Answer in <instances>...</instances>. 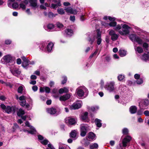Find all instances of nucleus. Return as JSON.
<instances>
[{"label": "nucleus", "mask_w": 149, "mask_h": 149, "mask_svg": "<svg viewBox=\"0 0 149 149\" xmlns=\"http://www.w3.org/2000/svg\"><path fill=\"white\" fill-rule=\"evenodd\" d=\"M53 46L54 44L52 42L48 43L44 42L40 45V49L49 52L51 51Z\"/></svg>", "instance_id": "f257e3e1"}, {"label": "nucleus", "mask_w": 149, "mask_h": 149, "mask_svg": "<svg viewBox=\"0 0 149 149\" xmlns=\"http://www.w3.org/2000/svg\"><path fill=\"white\" fill-rule=\"evenodd\" d=\"M15 60V58L10 54H8L3 56L1 58V62L3 64L12 63Z\"/></svg>", "instance_id": "f03ea898"}, {"label": "nucleus", "mask_w": 149, "mask_h": 149, "mask_svg": "<svg viewBox=\"0 0 149 149\" xmlns=\"http://www.w3.org/2000/svg\"><path fill=\"white\" fill-rule=\"evenodd\" d=\"M131 27L126 24L122 25V29L118 31V33L121 35L126 36L130 33V30Z\"/></svg>", "instance_id": "7ed1b4c3"}, {"label": "nucleus", "mask_w": 149, "mask_h": 149, "mask_svg": "<svg viewBox=\"0 0 149 149\" xmlns=\"http://www.w3.org/2000/svg\"><path fill=\"white\" fill-rule=\"evenodd\" d=\"M1 108L4 110L5 112L8 113H11L12 111H13L14 113L15 112V110L14 107H10V106H7L6 107L4 104H1L0 105Z\"/></svg>", "instance_id": "20e7f679"}, {"label": "nucleus", "mask_w": 149, "mask_h": 149, "mask_svg": "<svg viewBox=\"0 0 149 149\" xmlns=\"http://www.w3.org/2000/svg\"><path fill=\"white\" fill-rule=\"evenodd\" d=\"M109 34L111 36V39L113 41L116 40L118 38V35L116 33L115 31L112 29L109 30Z\"/></svg>", "instance_id": "39448f33"}, {"label": "nucleus", "mask_w": 149, "mask_h": 149, "mask_svg": "<svg viewBox=\"0 0 149 149\" xmlns=\"http://www.w3.org/2000/svg\"><path fill=\"white\" fill-rule=\"evenodd\" d=\"M114 82L113 81L107 84L105 86V88L110 92H111L115 89L114 87Z\"/></svg>", "instance_id": "423d86ee"}, {"label": "nucleus", "mask_w": 149, "mask_h": 149, "mask_svg": "<svg viewBox=\"0 0 149 149\" xmlns=\"http://www.w3.org/2000/svg\"><path fill=\"white\" fill-rule=\"evenodd\" d=\"M141 103L142 104V106L140 105V103L139 104L140 108L142 109H146L148 108V106L149 105V100L148 99L143 100L141 101Z\"/></svg>", "instance_id": "0eeeda50"}, {"label": "nucleus", "mask_w": 149, "mask_h": 149, "mask_svg": "<svg viewBox=\"0 0 149 149\" xmlns=\"http://www.w3.org/2000/svg\"><path fill=\"white\" fill-rule=\"evenodd\" d=\"M87 127L84 125H81L80 126V135L82 137L84 136L87 132Z\"/></svg>", "instance_id": "6e6552de"}, {"label": "nucleus", "mask_w": 149, "mask_h": 149, "mask_svg": "<svg viewBox=\"0 0 149 149\" xmlns=\"http://www.w3.org/2000/svg\"><path fill=\"white\" fill-rule=\"evenodd\" d=\"M29 2L30 4V6L32 9L35 10L38 7L37 0H29Z\"/></svg>", "instance_id": "1a4fd4ad"}, {"label": "nucleus", "mask_w": 149, "mask_h": 149, "mask_svg": "<svg viewBox=\"0 0 149 149\" xmlns=\"http://www.w3.org/2000/svg\"><path fill=\"white\" fill-rule=\"evenodd\" d=\"M32 100L31 99H30V103L29 104H26V100L22 101L20 102V105L21 106L24 107L25 106V108H28L30 106V105H32Z\"/></svg>", "instance_id": "9d476101"}, {"label": "nucleus", "mask_w": 149, "mask_h": 149, "mask_svg": "<svg viewBox=\"0 0 149 149\" xmlns=\"http://www.w3.org/2000/svg\"><path fill=\"white\" fill-rule=\"evenodd\" d=\"M86 90L85 87L82 88L81 89L79 88L77 89V92L79 97H82L84 96V91Z\"/></svg>", "instance_id": "9b49d317"}, {"label": "nucleus", "mask_w": 149, "mask_h": 149, "mask_svg": "<svg viewBox=\"0 0 149 149\" xmlns=\"http://www.w3.org/2000/svg\"><path fill=\"white\" fill-rule=\"evenodd\" d=\"M53 1L55 3L52 4L51 7L54 9H55L59 6H61L60 0H53Z\"/></svg>", "instance_id": "f8f14e48"}, {"label": "nucleus", "mask_w": 149, "mask_h": 149, "mask_svg": "<svg viewBox=\"0 0 149 149\" xmlns=\"http://www.w3.org/2000/svg\"><path fill=\"white\" fill-rule=\"evenodd\" d=\"M88 113L87 112H85L81 116V118L83 121L85 122H88L89 120L88 117Z\"/></svg>", "instance_id": "ddd939ff"}, {"label": "nucleus", "mask_w": 149, "mask_h": 149, "mask_svg": "<svg viewBox=\"0 0 149 149\" xmlns=\"http://www.w3.org/2000/svg\"><path fill=\"white\" fill-rule=\"evenodd\" d=\"M131 139L132 138L129 136H126L123 139V146L124 147L126 146H127V143L130 141L131 140Z\"/></svg>", "instance_id": "4468645a"}, {"label": "nucleus", "mask_w": 149, "mask_h": 149, "mask_svg": "<svg viewBox=\"0 0 149 149\" xmlns=\"http://www.w3.org/2000/svg\"><path fill=\"white\" fill-rule=\"evenodd\" d=\"M81 105L79 103H74L71 106H70V108L71 109H76L80 108Z\"/></svg>", "instance_id": "2eb2a0df"}, {"label": "nucleus", "mask_w": 149, "mask_h": 149, "mask_svg": "<svg viewBox=\"0 0 149 149\" xmlns=\"http://www.w3.org/2000/svg\"><path fill=\"white\" fill-rule=\"evenodd\" d=\"M65 10L67 13L70 14H76L77 13V11L76 10L73 9L71 7H68L65 9Z\"/></svg>", "instance_id": "dca6fc26"}, {"label": "nucleus", "mask_w": 149, "mask_h": 149, "mask_svg": "<svg viewBox=\"0 0 149 149\" xmlns=\"http://www.w3.org/2000/svg\"><path fill=\"white\" fill-rule=\"evenodd\" d=\"M47 113L51 115L55 114L57 111L56 109L53 107L47 109Z\"/></svg>", "instance_id": "f3484780"}, {"label": "nucleus", "mask_w": 149, "mask_h": 149, "mask_svg": "<svg viewBox=\"0 0 149 149\" xmlns=\"http://www.w3.org/2000/svg\"><path fill=\"white\" fill-rule=\"evenodd\" d=\"M70 97V95L69 94H66L60 97L59 100L60 101H64L69 99Z\"/></svg>", "instance_id": "a211bd4d"}, {"label": "nucleus", "mask_w": 149, "mask_h": 149, "mask_svg": "<svg viewBox=\"0 0 149 149\" xmlns=\"http://www.w3.org/2000/svg\"><path fill=\"white\" fill-rule=\"evenodd\" d=\"M101 36V35L100 32L99 31H98L97 35L96 38L97 39V44L98 45H100L102 41Z\"/></svg>", "instance_id": "6ab92c4d"}, {"label": "nucleus", "mask_w": 149, "mask_h": 149, "mask_svg": "<svg viewBox=\"0 0 149 149\" xmlns=\"http://www.w3.org/2000/svg\"><path fill=\"white\" fill-rule=\"evenodd\" d=\"M137 110V107L135 106H132L130 108V111L132 114L134 113H136Z\"/></svg>", "instance_id": "aec40b11"}, {"label": "nucleus", "mask_w": 149, "mask_h": 149, "mask_svg": "<svg viewBox=\"0 0 149 149\" xmlns=\"http://www.w3.org/2000/svg\"><path fill=\"white\" fill-rule=\"evenodd\" d=\"M95 122L97 127H100L102 126V123L100 120L96 118L95 120Z\"/></svg>", "instance_id": "412c9836"}, {"label": "nucleus", "mask_w": 149, "mask_h": 149, "mask_svg": "<svg viewBox=\"0 0 149 149\" xmlns=\"http://www.w3.org/2000/svg\"><path fill=\"white\" fill-rule=\"evenodd\" d=\"M77 134V132L75 130L72 131L70 133V136L73 138L75 139Z\"/></svg>", "instance_id": "4be33fe9"}, {"label": "nucleus", "mask_w": 149, "mask_h": 149, "mask_svg": "<svg viewBox=\"0 0 149 149\" xmlns=\"http://www.w3.org/2000/svg\"><path fill=\"white\" fill-rule=\"evenodd\" d=\"M126 51L122 49L119 50V53L120 56L121 57H123L126 55Z\"/></svg>", "instance_id": "5701e85b"}, {"label": "nucleus", "mask_w": 149, "mask_h": 149, "mask_svg": "<svg viewBox=\"0 0 149 149\" xmlns=\"http://www.w3.org/2000/svg\"><path fill=\"white\" fill-rule=\"evenodd\" d=\"M65 32L67 36H70L73 34L72 30L70 29H66L65 31Z\"/></svg>", "instance_id": "b1692460"}, {"label": "nucleus", "mask_w": 149, "mask_h": 149, "mask_svg": "<svg viewBox=\"0 0 149 149\" xmlns=\"http://www.w3.org/2000/svg\"><path fill=\"white\" fill-rule=\"evenodd\" d=\"M21 58L23 61V63H24L26 65H29L28 63L30 61L27 58L24 56H22Z\"/></svg>", "instance_id": "393cba45"}, {"label": "nucleus", "mask_w": 149, "mask_h": 149, "mask_svg": "<svg viewBox=\"0 0 149 149\" xmlns=\"http://www.w3.org/2000/svg\"><path fill=\"white\" fill-rule=\"evenodd\" d=\"M68 122L69 124L71 125H74L76 123V120L73 118H70L68 119Z\"/></svg>", "instance_id": "a878e982"}, {"label": "nucleus", "mask_w": 149, "mask_h": 149, "mask_svg": "<svg viewBox=\"0 0 149 149\" xmlns=\"http://www.w3.org/2000/svg\"><path fill=\"white\" fill-rule=\"evenodd\" d=\"M10 71H11V72L13 74H14L15 72L17 74H20L21 73L20 71H19V70L18 69L13 68V69H12L11 68Z\"/></svg>", "instance_id": "bb28decb"}, {"label": "nucleus", "mask_w": 149, "mask_h": 149, "mask_svg": "<svg viewBox=\"0 0 149 149\" xmlns=\"http://www.w3.org/2000/svg\"><path fill=\"white\" fill-rule=\"evenodd\" d=\"M137 36L134 34H131L130 35L129 38L133 42L135 41V40Z\"/></svg>", "instance_id": "cd10ccee"}, {"label": "nucleus", "mask_w": 149, "mask_h": 149, "mask_svg": "<svg viewBox=\"0 0 149 149\" xmlns=\"http://www.w3.org/2000/svg\"><path fill=\"white\" fill-rule=\"evenodd\" d=\"M134 49L135 50L137 51L139 53H141L143 52V49L141 47H135Z\"/></svg>", "instance_id": "c85d7f7f"}, {"label": "nucleus", "mask_w": 149, "mask_h": 149, "mask_svg": "<svg viewBox=\"0 0 149 149\" xmlns=\"http://www.w3.org/2000/svg\"><path fill=\"white\" fill-rule=\"evenodd\" d=\"M25 113L24 111L22 110V109H20L18 111L17 113V115L18 116H20L21 115H24Z\"/></svg>", "instance_id": "c756f323"}, {"label": "nucleus", "mask_w": 149, "mask_h": 149, "mask_svg": "<svg viewBox=\"0 0 149 149\" xmlns=\"http://www.w3.org/2000/svg\"><path fill=\"white\" fill-rule=\"evenodd\" d=\"M95 137V134L92 132H90L88 135V137L89 139H93Z\"/></svg>", "instance_id": "7c9ffc66"}, {"label": "nucleus", "mask_w": 149, "mask_h": 149, "mask_svg": "<svg viewBox=\"0 0 149 149\" xmlns=\"http://www.w3.org/2000/svg\"><path fill=\"white\" fill-rule=\"evenodd\" d=\"M149 58V56L148 54H144L142 58V59L145 61H146L148 60Z\"/></svg>", "instance_id": "2f4dec72"}, {"label": "nucleus", "mask_w": 149, "mask_h": 149, "mask_svg": "<svg viewBox=\"0 0 149 149\" xmlns=\"http://www.w3.org/2000/svg\"><path fill=\"white\" fill-rule=\"evenodd\" d=\"M135 41H136L139 44H141L143 43L142 40L138 36L137 37Z\"/></svg>", "instance_id": "473e14b6"}, {"label": "nucleus", "mask_w": 149, "mask_h": 149, "mask_svg": "<svg viewBox=\"0 0 149 149\" xmlns=\"http://www.w3.org/2000/svg\"><path fill=\"white\" fill-rule=\"evenodd\" d=\"M95 38L96 37H94L92 38H89L88 39V40L89 41L91 44L92 45L94 42L95 41Z\"/></svg>", "instance_id": "72a5a7b5"}, {"label": "nucleus", "mask_w": 149, "mask_h": 149, "mask_svg": "<svg viewBox=\"0 0 149 149\" xmlns=\"http://www.w3.org/2000/svg\"><path fill=\"white\" fill-rule=\"evenodd\" d=\"M122 25H120L119 24H118L115 26V27L114 28V29L116 31H119L120 30H121L120 29H121Z\"/></svg>", "instance_id": "f704fd0d"}, {"label": "nucleus", "mask_w": 149, "mask_h": 149, "mask_svg": "<svg viewBox=\"0 0 149 149\" xmlns=\"http://www.w3.org/2000/svg\"><path fill=\"white\" fill-rule=\"evenodd\" d=\"M122 132L124 134L127 135L129 132L127 128H124L122 130Z\"/></svg>", "instance_id": "c9c22d12"}, {"label": "nucleus", "mask_w": 149, "mask_h": 149, "mask_svg": "<svg viewBox=\"0 0 149 149\" xmlns=\"http://www.w3.org/2000/svg\"><path fill=\"white\" fill-rule=\"evenodd\" d=\"M98 147V145L96 143H94L92 145L90 146L91 149H94V148H97Z\"/></svg>", "instance_id": "e433bc0d"}, {"label": "nucleus", "mask_w": 149, "mask_h": 149, "mask_svg": "<svg viewBox=\"0 0 149 149\" xmlns=\"http://www.w3.org/2000/svg\"><path fill=\"white\" fill-rule=\"evenodd\" d=\"M117 24V23L114 21L112 22L109 23V25L111 27H115Z\"/></svg>", "instance_id": "4c0bfd02"}, {"label": "nucleus", "mask_w": 149, "mask_h": 149, "mask_svg": "<svg viewBox=\"0 0 149 149\" xmlns=\"http://www.w3.org/2000/svg\"><path fill=\"white\" fill-rule=\"evenodd\" d=\"M56 26L58 28L60 29H63V25L62 24L59 22L56 23Z\"/></svg>", "instance_id": "58836bf2"}, {"label": "nucleus", "mask_w": 149, "mask_h": 149, "mask_svg": "<svg viewBox=\"0 0 149 149\" xmlns=\"http://www.w3.org/2000/svg\"><path fill=\"white\" fill-rule=\"evenodd\" d=\"M20 8H22V10H24L26 8V5L24 4L22 2L19 4Z\"/></svg>", "instance_id": "ea45409f"}, {"label": "nucleus", "mask_w": 149, "mask_h": 149, "mask_svg": "<svg viewBox=\"0 0 149 149\" xmlns=\"http://www.w3.org/2000/svg\"><path fill=\"white\" fill-rule=\"evenodd\" d=\"M18 4L17 2H14L12 4V7L15 9L17 8L18 7Z\"/></svg>", "instance_id": "a19ab883"}, {"label": "nucleus", "mask_w": 149, "mask_h": 149, "mask_svg": "<svg viewBox=\"0 0 149 149\" xmlns=\"http://www.w3.org/2000/svg\"><path fill=\"white\" fill-rule=\"evenodd\" d=\"M47 27L48 29L50 30L49 31H50V30L53 29L54 27V26L53 24H50L47 25Z\"/></svg>", "instance_id": "79ce46f5"}, {"label": "nucleus", "mask_w": 149, "mask_h": 149, "mask_svg": "<svg viewBox=\"0 0 149 149\" xmlns=\"http://www.w3.org/2000/svg\"><path fill=\"white\" fill-rule=\"evenodd\" d=\"M23 90V87L22 86H19L17 89V92L19 93L22 94Z\"/></svg>", "instance_id": "37998d69"}, {"label": "nucleus", "mask_w": 149, "mask_h": 149, "mask_svg": "<svg viewBox=\"0 0 149 149\" xmlns=\"http://www.w3.org/2000/svg\"><path fill=\"white\" fill-rule=\"evenodd\" d=\"M136 82L137 84H141L143 83V81L141 78H139L136 81Z\"/></svg>", "instance_id": "c03bdc74"}, {"label": "nucleus", "mask_w": 149, "mask_h": 149, "mask_svg": "<svg viewBox=\"0 0 149 149\" xmlns=\"http://www.w3.org/2000/svg\"><path fill=\"white\" fill-rule=\"evenodd\" d=\"M97 52L98 50L97 49H96L93 53H92L90 55V56H89V58H91L94 56H95L97 54Z\"/></svg>", "instance_id": "a18cd8bd"}, {"label": "nucleus", "mask_w": 149, "mask_h": 149, "mask_svg": "<svg viewBox=\"0 0 149 149\" xmlns=\"http://www.w3.org/2000/svg\"><path fill=\"white\" fill-rule=\"evenodd\" d=\"M40 142L44 145H46L48 144V141L47 139L43 140L42 141H40Z\"/></svg>", "instance_id": "49530a36"}, {"label": "nucleus", "mask_w": 149, "mask_h": 149, "mask_svg": "<svg viewBox=\"0 0 149 149\" xmlns=\"http://www.w3.org/2000/svg\"><path fill=\"white\" fill-rule=\"evenodd\" d=\"M59 149H67V147L64 144H60L59 147Z\"/></svg>", "instance_id": "de8ad7c7"}, {"label": "nucleus", "mask_w": 149, "mask_h": 149, "mask_svg": "<svg viewBox=\"0 0 149 149\" xmlns=\"http://www.w3.org/2000/svg\"><path fill=\"white\" fill-rule=\"evenodd\" d=\"M59 14H63L64 13V10L63 9H59L57 10Z\"/></svg>", "instance_id": "09e8293b"}, {"label": "nucleus", "mask_w": 149, "mask_h": 149, "mask_svg": "<svg viewBox=\"0 0 149 149\" xmlns=\"http://www.w3.org/2000/svg\"><path fill=\"white\" fill-rule=\"evenodd\" d=\"M124 76L122 75H120L118 77V79L119 81H122L124 78Z\"/></svg>", "instance_id": "8fccbe9b"}, {"label": "nucleus", "mask_w": 149, "mask_h": 149, "mask_svg": "<svg viewBox=\"0 0 149 149\" xmlns=\"http://www.w3.org/2000/svg\"><path fill=\"white\" fill-rule=\"evenodd\" d=\"M63 80L62 81V84H64L67 81V78L66 77H63Z\"/></svg>", "instance_id": "3c124183"}, {"label": "nucleus", "mask_w": 149, "mask_h": 149, "mask_svg": "<svg viewBox=\"0 0 149 149\" xmlns=\"http://www.w3.org/2000/svg\"><path fill=\"white\" fill-rule=\"evenodd\" d=\"M26 97L24 95H22L20 96L19 98V99L20 101H23L26 100Z\"/></svg>", "instance_id": "603ef678"}, {"label": "nucleus", "mask_w": 149, "mask_h": 149, "mask_svg": "<svg viewBox=\"0 0 149 149\" xmlns=\"http://www.w3.org/2000/svg\"><path fill=\"white\" fill-rule=\"evenodd\" d=\"M27 131L28 133L32 134L35 133L36 132V130L34 128H32L31 130Z\"/></svg>", "instance_id": "864d4df0"}, {"label": "nucleus", "mask_w": 149, "mask_h": 149, "mask_svg": "<svg viewBox=\"0 0 149 149\" xmlns=\"http://www.w3.org/2000/svg\"><path fill=\"white\" fill-rule=\"evenodd\" d=\"M4 84L6 86H9L11 88L13 87V85L12 84H11L10 83L5 82Z\"/></svg>", "instance_id": "5fc2aeb1"}, {"label": "nucleus", "mask_w": 149, "mask_h": 149, "mask_svg": "<svg viewBox=\"0 0 149 149\" xmlns=\"http://www.w3.org/2000/svg\"><path fill=\"white\" fill-rule=\"evenodd\" d=\"M22 62V61L20 58H18L16 60V63L18 65H20L21 64Z\"/></svg>", "instance_id": "6e6d98bb"}, {"label": "nucleus", "mask_w": 149, "mask_h": 149, "mask_svg": "<svg viewBox=\"0 0 149 149\" xmlns=\"http://www.w3.org/2000/svg\"><path fill=\"white\" fill-rule=\"evenodd\" d=\"M45 91L47 93H49L50 92V88L48 87H46L44 88Z\"/></svg>", "instance_id": "4d7b16f0"}, {"label": "nucleus", "mask_w": 149, "mask_h": 149, "mask_svg": "<svg viewBox=\"0 0 149 149\" xmlns=\"http://www.w3.org/2000/svg\"><path fill=\"white\" fill-rule=\"evenodd\" d=\"M143 47L146 49H147L148 47V45L146 42H144L143 44Z\"/></svg>", "instance_id": "13d9d810"}, {"label": "nucleus", "mask_w": 149, "mask_h": 149, "mask_svg": "<svg viewBox=\"0 0 149 149\" xmlns=\"http://www.w3.org/2000/svg\"><path fill=\"white\" fill-rule=\"evenodd\" d=\"M140 75L139 74H135L134 75V78L136 79H139L140 78Z\"/></svg>", "instance_id": "bf43d9fd"}, {"label": "nucleus", "mask_w": 149, "mask_h": 149, "mask_svg": "<svg viewBox=\"0 0 149 149\" xmlns=\"http://www.w3.org/2000/svg\"><path fill=\"white\" fill-rule=\"evenodd\" d=\"M19 127L18 125L16 123H15L14 124V126L13 127V129L15 130L16 129L19 128Z\"/></svg>", "instance_id": "052dcab7"}, {"label": "nucleus", "mask_w": 149, "mask_h": 149, "mask_svg": "<svg viewBox=\"0 0 149 149\" xmlns=\"http://www.w3.org/2000/svg\"><path fill=\"white\" fill-rule=\"evenodd\" d=\"M32 89L34 91H36L38 90V87L37 86L35 85V86H33L32 87Z\"/></svg>", "instance_id": "680f3d73"}, {"label": "nucleus", "mask_w": 149, "mask_h": 149, "mask_svg": "<svg viewBox=\"0 0 149 149\" xmlns=\"http://www.w3.org/2000/svg\"><path fill=\"white\" fill-rule=\"evenodd\" d=\"M70 19L71 21L74 22L75 20V17L74 16H71L70 17Z\"/></svg>", "instance_id": "e2e57ef3"}, {"label": "nucleus", "mask_w": 149, "mask_h": 149, "mask_svg": "<svg viewBox=\"0 0 149 149\" xmlns=\"http://www.w3.org/2000/svg\"><path fill=\"white\" fill-rule=\"evenodd\" d=\"M101 24L102 25L104 26L105 27L109 26L108 23H107L104 22H102Z\"/></svg>", "instance_id": "0e129e2a"}, {"label": "nucleus", "mask_w": 149, "mask_h": 149, "mask_svg": "<svg viewBox=\"0 0 149 149\" xmlns=\"http://www.w3.org/2000/svg\"><path fill=\"white\" fill-rule=\"evenodd\" d=\"M109 19L111 21H114L115 20V17H108Z\"/></svg>", "instance_id": "69168bd1"}, {"label": "nucleus", "mask_w": 149, "mask_h": 149, "mask_svg": "<svg viewBox=\"0 0 149 149\" xmlns=\"http://www.w3.org/2000/svg\"><path fill=\"white\" fill-rule=\"evenodd\" d=\"M144 114L146 116H149V111L148 110L145 111L144 112Z\"/></svg>", "instance_id": "338daca9"}, {"label": "nucleus", "mask_w": 149, "mask_h": 149, "mask_svg": "<svg viewBox=\"0 0 149 149\" xmlns=\"http://www.w3.org/2000/svg\"><path fill=\"white\" fill-rule=\"evenodd\" d=\"M111 58L110 56H107L105 58L106 60L108 62L109 61L111 60Z\"/></svg>", "instance_id": "774afa93"}]
</instances>
